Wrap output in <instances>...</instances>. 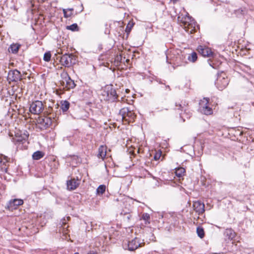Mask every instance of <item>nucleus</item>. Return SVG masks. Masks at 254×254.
I'll return each instance as SVG.
<instances>
[{
    "label": "nucleus",
    "instance_id": "4468645a",
    "mask_svg": "<svg viewBox=\"0 0 254 254\" xmlns=\"http://www.w3.org/2000/svg\"><path fill=\"white\" fill-rule=\"evenodd\" d=\"M23 200L21 199H13L9 200L6 208L9 210L16 209L17 207L23 204Z\"/></svg>",
    "mask_w": 254,
    "mask_h": 254
},
{
    "label": "nucleus",
    "instance_id": "cd10ccee",
    "mask_svg": "<svg viewBox=\"0 0 254 254\" xmlns=\"http://www.w3.org/2000/svg\"><path fill=\"white\" fill-rule=\"evenodd\" d=\"M106 190V186L102 185H100L96 190V192L98 194H103Z\"/></svg>",
    "mask_w": 254,
    "mask_h": 254
},
{
    "label": "nucleus",
    "instance_id": "58836bf2",
    "mask_svg": "<svg viewBox=\"0 0 254 254\" xmlns=\"http://www.w3.org/2000/svg\"><path fill=\"white\" fill-rule=\"evenodd\" d=\"M88 254H97L96 253L94 252L93 251H90Z\"/></svg>",
    "mask_w": 254,
    "mask_h": 254
},
{
    "label": "nucleus",
    "instance_id": "dca6fc26",
    "mask_svg": "<svg viewBox=\"0 0 254 254\" xmlns=\"http://www.w3.org/2000/svg\"><path fill=\"white\" fill-rule=\"evenodd\" d=\"M8 77L12 81L16 82L22 79L21 73L17 69L10 71Z\"/></svg>",
    "mask_w": 254,
    "mask_h": 254
},
{
    "label": "nucleus",
    "instance_id": "423d86ee",
    "mask_svg": "<svg viewBox=\"0 0 254 254\" xmlns=\"http://www.w3.org/2000/svg\"><path fill=\"white\" fill-rule=\"evenodd\" d=\"M209 98H203L199 102L198 111L202 114L205 115H210L213 114L212 109L208 106Z\"/></svg>",
    "mask_w": 254,
    "mask_h": 254
},
{
    "label": "nucleus",
    "instance_id": "bb28decb",
    "mask_svg": "<svg viewBox=\"0 0 254 254\" xmlns=\"http://www.w3.org/2000/svg\"><path fill=\"white\" fill-rule=\"evenodd\" d=\"M196 233L197 234V236L200 238H203L204 237L205 233L204 229L201 227H197L196 228Z\"/></svg>",
    "mask_w": 254,
    "mask_h": 254
},
{
    "label": "nucleus",
    "instance_id": "c9c22d12",
    "mask_svg": "<svg viewBox=\"0 0 254 254\" xmlns=\"http://www.w3.org/2000/svg\"><path fill=\"white\" fill-rule=\"evenodd\" d=\"M176 107H177V109L178 110H180L181 111H183V109H184V106H183L182 104H178V103H176Z\"/></svg>",
    "mask_w": 254,
    "mask_h": 254
},
{
    "label": "nucleus",
    "instance_id": "7c9ffc66",
    "mask_svg": "<svg viewBox=\"0 0 254 254\" xmlns=\"http://www.w3.org/2000/svg\"><path fill=\"white\" fill-rule=\"evenodd\" d=\"M66 29L70 30L72 31H75L78 30V26L77 24L74 23L69 26H66Z\"/></svg>",
    "mask_w": 254,
    "mask_h": 254
},
{
    "label": "nucleus",
    "instance_id": "9d476101",
    "mask_svg": "<svg viewBox=\"0 0 254 254\" xmlns=\"http://www.w3.org/2000/svg\"><path fill=\"white\" fill-rule=\"evenodd\" d=\"M75 60L72 54H65L61 57L60 63L62 65L69 67L74 64Z\"/></svg>",
    "mask_w": 254,
    "mask_h": 254
},
{
    "label": "nucleus",
    "instance_id": "a211bd4d",
    "mask_svg": "<svg viewBox=\"0 0 254 254\" xmlns=\"http://www.w3.org/2000/svg\"><path fill=\"white\" fill-rule=\"evenodd\" d=\"M70 217L68 216L66 218H64L61 220V226L60 228V232L63 233L64 235H66L68 233V225L67 224V221L70 220Z\"/></svg>",
    "mask_w": 254,
    "mask_h": 254
},
{
    "label": "nucleus",
    "instance_id": "f704fd0d",
    "mask_svg": "<svg viewBox=\"0 0 254 254\" xmlns=\"http://www.w3.org/2000/svg\"><path fill=\"white\" fill-rule=\"evenodd\" d=\"M63 11L64 14V17L65 18H68L72 15V13H71V12H70L69 14H67V10L65 9H63Z\"/></svg>",
    "mask_w": 254,
    "mask_h": 254
},
{
    "label": "nucleus",
    "instance_id": "c756f323",
    "mask_svg": "<svg viewBox=\"0 0 254 254\" xmlns=\"http://www.w3.org/2000/svg\"><path fill=\"white\" fill-rule=\"evenodd\" d=\"M142 219L145 221V224H148L150 223V215L148 213H144L142 216Z\"/></svg>",
    "mask_w": 254,
    "mask_h": 254
},
{
    "label": "nucleus",
    "instance_id": "f3484780",
    "mask_svg": "<svg viewBox=\"0 0 254 254\" xmlns=\"http://www.w3.org/2000/svg\"><path fill=\"white\" fill-rule=\"evenodd\" d=\"M80 180L78 179H71L66 182V186L67 190H75L79 185Z\"/></svg>",
    "mask_w": 254,
    "mask_h": 254
},
{
    "label": "nucleus",
    "instance_id": "20e7f679",
    "mask_svg": "<svg viewBox=\"0 0 254 254\" xmlns=\"http://www.w3.org/2000/svg\"><path fill=\"white\" fill-rule=\"evenodd\" d=\"M56 115H52L51 117L47 116L39 117L37 119V125L41 130L46 129L49 128L53 123L56 122L52 118H54Z\"/></svg>",
    "mask_w": 254,
    "mask_h": 254
},
{
    "label": "nucleus",
    "instance_id": "5701e85b",
    "mask_svg": "<svg viewBox=\"0 0 254 254\" xmlns=\"http://www.w3.org/2000/svg\"><path fill=\"white\" fill-rule=\"evenodd\" d=\"M21 45L18 43H13L11 44L8 48V51L13 54H16L18 53Z\"/></svg>",
    "mask_w": 254,
    "mask_h": 254
},
{
    "label": "nucleus",
    "instance_id": "473e14b6",
    "mask_svg": "<svg viewBox=\"0 0 254 254\" xmlns=\"http://www.w3.org/2000/svg\"><path fill=\"white\" fill-rule=\"evenodd\" d=\"M133 26V23H128V24L127 25V27H126V32L127 33H129L132 27Z\"/></svg>",
    "mask_w": 254,
    "mask_h": 254
},
{
    "label": "nucleus",
    "instance_id": "6e6552de",
    "mask_svg": "<svg viewBox=\"0 0 254 254\" xmlns=\"http://www.w3.org/2000/svg\"><path fill=\"white\" fill-rule=\"evenodd\" d=\"M123 120L128 121V122H133L136 117V115L127 107H124L121 109L119 112Z\"/></svg>",
    "mask_w": 254,
    "mask_h": 254
},
{
    "label": "nucleus",
    "instance_id": "ddd939ff",
    "mask_svg": "<svg viewBox=\"0 0 254 254\" xmlns=\"http://www.w3.org/2000/svg\"><path fill=\"white\" fill-rule=\"evenodd\" d=\"M53 104L54 106L52 107L49 106L48 108L46 109L45 114L47 115V117H51V116L53 114L56 115L55 117H54V118H52V119L56 122L57 117L60 113V110L59 109V106L58 104L54 105V103H53Z\"/></svg>",
    "mask_w": 254,
    "mask_h": 254
},
{
    "label": "nucleus",
    "instance_id": "f03ea898",
    "mask_svg": "<svg viewBox=\"0 0 254 254\" xmlns=\"http://www.w3.org/2000/svg\"><path fill=\"white\" fill-rule=\"evenodd\" d=\"M28 136L29 134L27 131L23 132L18 131L15 133L14 136L12 137V141L16 145L18 148L20 149H26L27 146L24 144L27 143Z\"/></svg>",
    "mask_w": 254,
    "mask_h": 254
},
{
    "label": "nucleus",
    "instance_id": "a19ab883",
    "mask_svg": "<svg viewBox=\"0 0 254 254\" xmlns=\"http://www.w3.org/2000/svg\"><path fill=\"white\" fill-rule=\"evenodd\" d=\"M38 193H39V192H35V194L36 195Z\"/></svg>",
    "mask_w": 254,
    "mask_h": 254
},
{
    "label": "nucleus",
    "instance_id": "1a4fd4ad",
    "mask_svg": "<svg viewBox=\"0 0 254 254\" xmlns=\"http://www.w3.org/2000/svg\"><path fill=\"white\" fill-rule=\"evenodd\" d=\"M62 80L61 83L62 85L67 90L73 89L75 87L76 84L72 80L66 72H63L61 73Z\"/></svg>",
    "mask_w": 254,
    "mask_h": 254
},
{
    "label": "nucleus",
    "instance_id": "79ce46f5",
    "mask_svg": "<svg viewBox=\"0 0 254 254\" xmlns=\"http://www.w3.org/2000/svg\"><path fill=\"white\" fill-rule=\"evenodd\" d=\"M69 12L67 10V14H69Z\"/></svg>",
    "mask_w": 254,
    "mask_h": 254
},
{
    "label": "nucleus",
    "instance_id": "7ed1b4c3",
    "mask_svg": "<svg viewBox=\"0 0 254 254\" xmlns=\"http://www.w3.org/2000/svg\"><path fill=\"white\" fill-rule=\"evenodd\" d=\"M115 201L119 202L117 206L119 208L122 209L121 214L125 215L131 212V200L129 198L124 196H121L120 198L116 199Z\"/></svg>",
    "mask_w": 254,
    "mask_h": 254
},
{
    "label": "nucleus",
    "instance_id": "72a5a7b5",
    "mask_svg": "<svg viewBox=\"0 0 254 254\" xmlns=\"http://www.w3.org/2000/svg\"><path fill=\"white\" fill-rule=\"evenodd\" d=\"M161 156V151H159L155 153V154L154 156V159L155 160H158L160 159Z\"/></svg>",
    "mask_w": 254,
    "mask_h": 254
},
{
    "label": "nucleus",
    "instance_id": "a878e982",
    "mask_svg": "<svg viewBox=\"0 0 254 254\" xmlns=\"http://www.w3.org/2000/svg\"><path fill=\"white\" fill-rule=\"evenodd\" d=\"M70 104L67 101H63L61 102V109L64 112H66L69 108Z\"/></svg>",
    "mask_w": 254,
    "mask_h": 254
},
{
    "label": "nucleus",
    "instance_id": "412c9836",
    "mask_svg": "<svg viewBox=\"0 0 254 254\" xmlns=\"http://www.w3.org/2000/svg\"><path fill=\"white\" fill-rule=\"evenodd\" d=\"M224 235L226 240L231 241L236 237V234L233 229L228 228L225 230Z\"/></svg>",
    "mask_w": 254,
    "mask_h": 254
},
{
    "label": "nucleus",
    "instance_id": "f257e3e1",
    "mask_svg": "<svg viewBox=\"0 0 254 254\" xmlns=\"http://www.w3.org/2000/svg\"><path fill=\"white\" fill-rule=\"evenodd\" d=\"M178 22L186 32L192 33L195 30V22L188 14H179L177 18Z\"/></svg>",
    "mask_w": 254,
    "mask_h": 254
},
{
    "label": "nucleus",
    "instance_id": "9b49d317",
    "mask_svg": "<svg viewBox=\"0 0 254 254\" xmlns=\"http://www.w3.org/2000/svg\"><path fill=\"white\" fill-rule=\"evenodd\" d=\"M229 80L224 73L218 75L215 84L220 90H222L228 85Z\"/></svg>",
    "mask_w": 254,
    "mask_h": 254
},
{
    "label": "nucleus",
    "instance_id": "f8f14e48",
    "mask_svg": "<svg viewBox=\"0 0 254 254\" xmlns=\"http://www.w3.org/2000/svg\"><path fill=\"white\" fill-rule=\"evenodd\" d=\"M44 110V106L40 101H36L33 102L30 107L29 110L31 113L34 114H39Z\"/></svg>",
    "mask_w": 254,
    "mask_h": 254
},
{
    "label": "nucleus",
    "instance_id": "6ab92c4d",
    "mask_svg": "<svg viewBox=\"0 0 254 254\" xmlns=\"http://www.w3.org/2000/svg\"><path fill=\"white\" fill-rule=\"evenodd\" d=\"M193 207L194 211L197 213L198 215L202 214L205 211L204 204L199 201L194 202L193 203Z\"/></svg>",
    "mask_w": 254,
    "mask_h": 254
},
{
    "label": "nucleus",
    "instance_id": "e433bc0d",
    "mask_svg": "<svg viewBox=\"0 0 254 254\" xmlns=\"http://www.w3.org/2000/svg\"><path fill=\"white\" fill-rule=\"evenodd\" d=\"M130 212L129 213L126 214L125 215H127V220H129L130 218L131 217V215L130 214Z\"/></svg>",
    "mask_w": 254,
    "mask_h": 254
},
{
    "label": "nucleus",
    "instance_id": "ea45409f",
    "mask_svg": "<svg viewBox=\"0 0 254 254\" xmlns=\"http://www.w3.org/2000/svg\"><path fill=\"white\" fill-rule=\"evenodd\" d=\"M171 1H172L173 3H175L178 0H171Z\"/></svg>",
    "mask_w": 254,
    "mask_h": 254
},
{
    "label": "nucleus",
    "instance_id": "39448f33",
    "mask_svg": "<svg viewBox=\"0 0 254 254\" xmlns=\"http://www.w3.org/2000/svg\"><path fill=\"white\" fill-rule=\"evenodd\" d=\"M101 96L104 100L110 101H114L118 97L116 90L111 86L105 87L102 91Z\"/></svg>",
    "mask_w": 254,
    "mask_h": 254
},
{
    "label": "nucleus",
    "instance_id": "c85d7f7f",
    "mask_svg": "<svg viewBox=\"0 0 254 254\" xmlns=\"http://www.w3.org/2000/svg\"><path fill=\"white\" fill-rule=\"evenodd\" d=\"M197 54L195 52H192L191 54V55L190 56H189V57H188V60L190 62H191L192 63L195 62L197 60Z\"/></svg>",
    "mask_w": 254,
    "mask_h": 254
},
{
    "label": "nucleus",
    "instance_id": "2eb2a0df",
    "mask_svg": "<svg viewBox=\"0 0 254 254\" xmlns=\"http://www.w3.org/2000/svg\"><path fill=\"white\" fill-rule=\"evenodd\" d=\"M197 51L203 57H211L213 56V53L210 48L202 46H199L197 47Z\"/></svg>",
    "mask_w": 254,
    "mask_h": 254
},
{
    "label": "nucleus",
    "instance_id": "b1692460",
    "mask_svg": "<svg viewBox=\"0 0 254 254\" xmlns=\"http://www.w3.org/2000/svg\"><path fill=\"white\" fill-rule=\"evenodd\" d=\"M45 155V153L41 151H37L33 153L32 158L35 160H38L43 158Z\"/></svg>",
    "mask_w": 254,
    "mask_h": 254
},
{
    "label": "nucleus",
    "instance_id": "2f4dec72",
    "mask_svg": "<svg viewBox=\"0 0 254 254\" xmlns=\"http://www.w3.org/2000/svg\"><path fill=\"white\" fill-rule=\"evenodd\" d=\"M51 54L50 52H48L45 53L44 55L43 59L46 62H49L51 60Z\"/></svg>",
    "mask_w": 254,
    "mask_h": 254
},
{
    "label": "nucleus",
    "instance_id": "0eeeda50",
    "mask_svg": "<svg viewBox=\"0 0 254 254\" xmlns=\"http://www.w3.org/2000/svg\"><path fill=\"white\" fill-rule=\"evenodd\" d=\"M140 242V239L137 237L129 241H124L123 247L125 249L130 251H134L139 247H142V244Z\"/></svg>",
    "mask_w": 254,
    "mask_h": 254
},
{
    "label": "nucleus",
    "instance_id": "4c0bfd02",
    "mask_svg": "<svg viewBox=\"0 0 254 254\" xmlns=\"http://www.w3.org/2000/svg\"><path fill=\"white\" fill-rule=\"evenodd\" d=\"M66 10L67 11H68L69 12H71V13H72V11L73 10V8H68V9H66Z\"/></svg>",
    "mask_w": 254,
    "mask_h": 254
},
{
    "label": "nucleus",
    "instance_id": "37998d69",
    "mask_svg": "<svg viewBox=\"0 0 254 254\" xmlns=\"http://www.w3.org/2000/svg\"><path fill=\"white\" fill-rule=\"evenodd\" d=\"M74 254H79L78 253L76 252L75 253H74Z\"/></svg>",
    "mask_w": 254,
    "mask_h": 254
},
{
    "label": "nucleus",
    "instance_id": "aec40b11",
    "mask_svg": "<svg viewBox=\"0 0 254 254\" xmlns=\"http://www.w3.org/2000/svg\"><path fill=\"white\" fill-rule=\"evenodd\" d=\"M8 159L6 156H0V167L2 171L7 172L8 168Z\"/></svg>",
    "mask_w": 254,
    "mask_h": 254
},
{
    "label": "nucleus",
    "instance_id": "4be33fe9",
    "mask_svg": "<svg viewBox=\"0 0 254 254\" xmlns=\"http://www.w3.org/2000/svg\"><path fill=\"white\" fill-rule=\"evenodd\" d=\"M107 154V147L104 145H101L98 148V153L97 156L99 158L104 160Z\"/></svg>",
    "mask_w": 254,
    "mask_h": 254
},
{
    "label": "nucleus",
    "instance_id": "393cba45",
    "mask_svg": "<svg viewBox=\"0 0 254 254\" xmlns=\"http://www.w3.org/2000/svg\"><path fill=\"white\" fill-rule=\"evenodd\" d=\"M185 172V169L183 167H179L177 168L175 171L176 175L179 178H181L184 176Z\"/></svg>",
    "mask_w": 254,
    "mask_h": 254
}]
</instances>
